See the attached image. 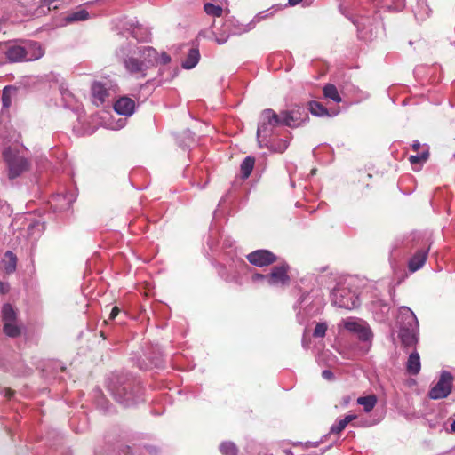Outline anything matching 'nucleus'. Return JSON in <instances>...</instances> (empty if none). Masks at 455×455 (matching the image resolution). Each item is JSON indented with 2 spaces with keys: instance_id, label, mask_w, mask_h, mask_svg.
Masks as SVG:
<instances>
[{
  "instance_id": "f257e3e1",
  "label": "nucleus",
  "mask_w": 455,
  "mask_h": 455,
  "mask_svg": "<svg viewBox=\"0 0 455 455\" xmlns=\"http://www.w3.org/2000/svg\"><path fill=\"white\" fill-rule=\"evenodd\" d=\"M158 61V53L151 46H141L134 52L133 55L124 59L125 69L136 77H145L146 71L156 66Z\"/></svg>"
},
{
  "instance_id": "f03ea898",
  "label": "nucleus",
  "mask_w": 455,
  "mask_h": 455,
  "mask_svg": "<svg viewBox=\"0 0 455 455\" xmlns=\"http://www.w3.org/2000/svg\"><path fill=\"white\" fill-rule=\"evenodd\" d=\"M44 53L41 44L34 41L10 43L5 50V57L11 62L37 60Z\"/></svg>"
},
{
  "instance_id": "7ed1b4c3",
  "label": "nucleus",
  "mask_w": 455,
  "mask_h": 455,
  "mask_svg": "<svg viewBox=\"0 0 455 455\" xmlns=\"http://www.w3.org/2000/svg\"><path fill=\"white\" fill-rule=\"evenodd\" d=\"M4 160L7 165V174L10 180H14L29 171L31 163L20 149L7 148L3 152Z\"/></svg>"
},
{
  "instance_id": "20e7f679",
  "label": "nucleus",
  "mask_w": 455,
  "mask_h": 455,
  "mask_svg": "<svg viewBox=\"0 0 455 455\" xmlns=\"http://www.w3.org/2000/svg\"><path fill=\"white\" fill-rule=\"evenodd\" d=\"M279 125H282L280 114H276L271 108L262 111L257 130L258 142L260 148L267 146V137H269L274 129Z\"/></svg>"
},
{
  "instance_id": "39448f33",
  "label": "nucleus",
  "mask_w": 455,
  "mask_h": 455,
  "mask_svg": "<svg viewBox=\"0 0 455 455\" xmlns=\"http://www.w3.org/2000/svg\"><path fill=\"white\" fill-rule=\"evenodd\" d=\"M331 297L332 304L340 308L352 310L360 305L358 297L345 287L334 289Z\"/></svg>"
},
{
  "instance_id": "423d86ee",
  "label": "nucleus",
  "mask_w": 455,
  "mask_h": 455,
  "mask_svg": "<svg viewBox=\"0 0 455 455\" xmlns=\"http://www.w3.org/2000/svg\"><path fill=\"white\" fill-rule=\"evenodd\" d=\"M2 320L4 322V332L8 337L16 338L20 334L21 328L17 323V314L11 304L3 306Z\"/></svg>"
},
{
  "instance_id": "0eeeda50",
  "label": "nucleus",
  "mask_w": 455,
  "mask_h": 455,
  "mask_svg": "<svg viewBox=\"0 0 455 455\" xmlns=\"http://www.w3.org/2000/svg\"><path fill=\"white\" fill-rule=\"evenodd\" d=\"M453 376L449 371H443L437 383L430 389L429 397L434 400L446 398L451 392Z\"/></svg>"
},
{
  "instance_id": "6e6552de",
  "label": "nucleus",
  "mask_w": 455,
  "mask_h": 455,
  "mask_svg": "<svg viewBox=\"0 0 455 455\" xmlns=\"http://www.w3.org/2000/svg\"><path fill=\"white\" fill-rule=\"evenodd\" d=\"M342 324L347 331L357 334L360 340L371 342L373 334L366 323L355 318H347L342 320Z\"/></svg>"
},
{
  "instance_id": "1a4fd4ad",
  "label": "nucleus",
  "mask_w": 455,
  "mask_h": 455,
  "mask_svg": "<svg viewBox=\"0 0 455 455\" xmlns=\"http://www.w3.org/2000/svg\"><path fill=\"white\" fill-rule=\"evenodd\" d=\"M91 89L93 103L97 106L102 105L111 95V92H116V85H113L110 81H96L92 84Z\"/></svg>"
},
{
  "instance_id": "9d476101",
  "label": "nucleus",
  "mask_w": 455,
  "mask_h": 455,
  "mask_svg": "<svg viewBox=\"0 0 455 455\" xmlns=\"http://www.w3.org/2000/svg\"><path fill=\"white\" fill-rule=\"evenodd\" d=\"M108 389L114 398L124 406L129 407L138 403L139 399L132 391H128L127 387L108 385Z\"/></svg>"
},
{
  "instance_id": "9b49d317",
  "label": "nucleus",
  "mask_w": 455,
  "mask_h": 455,
  "mask_svg": "<svg viewBox=\"0 0 455 455\" xmlns=\"http://www.w3.org/2000/svg\"><path fill=\"white\" fill-rule=\"evenodd\" d=\"M280 115L282 125H286L291 128L299 126L308 118L307 113L301 112L300 108L291 109L290 111H283Z\"/></svg>"
},
{
  "instance_id": "f8f14e48",
  "label": "nucleus",
  "mask_w": 455,
  "mask_h": 455,
  "mask_svg": "<svg viewBox=\"0 0 455 455\" xmlns=\"http://www.w3.org/2000/svg\"><path fill=\"white\" fill-rule=\"evenodd\" d=\"M289 266L282 264L273 267L267 277V285H285L289 283L290 277L287 274Z\"/></svg>"
},
{
  "instance_id": "ddd939ff",
  "label": "nucleus",
  "mask_w": 455,
  "mask_h": 455,
  "mask_svg": "<svg viewBox=\"0 0 455 455\" xmlns=\"http://www.w3.org/2000/svg\"><path fill=\"white\" fill-rule=\"evenodd\" d=\"M247 259L251 264L262 267L274 263L276 257L267 250H257L248 254Z\"/></svg>"
},
{
  "instance_id": "4468645a",
  "label": "nucleus",
  "mask_w": 455,
  "mask_h": 455,
  "mask_svg": "<svg viewBox=\"0 0 455 455\" xmlns=\"http://www.w3.org/2000/svg\"><path fill=\"white\" fill-rule=\"evenodd\" d=\"M397 323L400 330L403 327H419L418 319L413 311L408 307H401L397 315Z\"/></svg>"
},
{
  "instance_id": "2eb2a0df",
  "label": "nucleus",
  "mask_w": 455,
  "mask_h": 455,
  "mask_svg": "<svg viewBox=\"0 0 455 455\" xmlns=\"http://www.w3.org/2000/svg\"><path fill=\"white\" fill-rule=\"evenodd\" d=\"M114 109L118 115L131 116L135 111V102L131 98L123 96L115 102Z\"/></svg>"
},
{
  "instance_id": "dca6fc26",
  "label": "nucleus",
  "mask_w": 455,
  "mask_h": 455,
  "mask_svg": "<svg viewBox=\"0 0 455 455\" xmlns=\"http://www.w3.org/2000/svg\"><path fill=\"white\" fill-rule=\"evenodd\" d=\"M419 327H403L399 331V337L404 347H412L417 344Z\"/></svg>"
},
{
  "instance_id": "f3484780",
  "label": "nucleus",
  "mask_w": 455,
  "mask_h": 455,
  "mask_svg": "<svg viewBox=\"0 0 455 455\" xmlns=\"http://www.w3.org/2000/svg\"><path fill=\"white\" fill-rule=\"evenodd\" d=\"M427 251H423V250H420L419 251H417L410 259L409 261V264H408V267H409V270L411 272H416L417 270L420 269L426 260H427Z\"/></svg>"
},
{
  "instance_id": "a211bd4d",
  "label": "nucleus",
  "mask_w": 455,
  "mask_h": 455,
  "mask_svg": "<svg viewBox=\"0 0 455 455\" xmlns=\"http://www.w3.org/2000/svg\"><path fill=\"white\" fill-rule=\"evenodd\" d=\"M421 369L420 357L417 351L411 352L406 363V370L411 375H417Z\"/></svg>"
},
{
  "instance_id": "6ab92c4d",
  "label": "nucleus",
  "mask_w": 455,
  "mask_h": 455,
  "mask_svg": "<svg viewBox=\"0 0 455 455\" xmlns=\"http://www.w3.org/2000/svg\"><path fill=\"white\" fill-rule=\"evenodd\" d=\"M2 263L3 267L6 273H12L16 269L17 257L12 251H8L4 253Z\"/></svg>"
},
{
  "instance_id": "aec40b11",
  "label": "nucleus",
  "mask_w": 455,
  "mask_h": 455,
  "mask_svg": "<svg viewBox=\"0 0 455 455\" xmlns=\"http://www.w3.org/2000/svg\"><path fill=\"white\" fill-rule=\"evenodd\" d=\"M357 418L355 414H347L344 419H339L337 423L333 424L331 427L330 433L331 434H339L341 433L351 421L355 420Z\"/></svg>"
},
{
  "instance_id": "412c9836",
  "label": "nucleus",
  "mask_w": 455,
  "mask_h": 455,
  "mask_svg": "<svg viewBox=\"0 0 455 455\" xmlns=\"http://www.w3.org/2000/svg\"><path fill=\"white\" fill-rule=\"evenodd\" d=\"M356 402L359 405H362L363 407V411L365 412L369 413L376 406L378 400L376 395H370L367 396L358 397Z\"/></svg>"
},
{
  "instance_id": "4be33fe9",
  "label": "nucleus",
  "mask_w": 455,
  "mask_h": 455,
  "mask_svg": "<svg viewBox=\"0 0 455 455\" xmlns=\"http://www.w3.org/2000/svg\"><path fill=\"white\" fill-rule=\"evenodd\" d=\"M200 59V53L198 49L192 48L189 50L188 57L182 62V67L186 69L193 68L196 66Z\"/></svg>"
},
{
  "instance_id": "5701e85b",
  "label": "nucleus",
  "mask_w": 455,
  "mask_h": 455,
  "mask_svg": "<svg viewBox=\"0 0 455 455\" xmlns=\"http://www.w3.org/2000/svg\"><path fill=\"white\" fill-rule=\"evenodd\" d=\"M323 92L325 98L332 100L336 103H339L342 100L338 89L332 84H327L324 85Z\"/></svg>"
},
{
  "instance_id": "b1692460",
  "label": "nucleus",
  "mask_w": 455,
  "mask_h": 455,
  "mask_svg": "<svg viewBox=\"0 0 455 455\" xmlns=\"http://www.w3.org/2000/svg\"><path fill=\"white\" fill-rule=\"evenodd\" d=\"M255 164V159L252 156H247L242 162L240 169L243 179H247L251 173Z\"/></svg>"
},
{
  "instance_id": "393cba45",
  "label": "nucleus",
  "mask_w": 455,
  "mask_h": 455,
  "mask_svg": "<svg viewBox=\"0 0 455 455\" xmlns=\"http://www.w3.org/2000/svg\"><path fill=\"white\" fill-rule=\"evenodd\" d=\"M309 110L311 114L315 116H330L327 108L317 101H312L309 103Z\"/></svg>"
},
{
  "instance_id": "a878e982",
  "label": "nucleus",
  "mask_w": 455,
  "mask_h": 455,
  "mask_svg": "<svg viewBox=\"0 0 455 455\" xmlns=\"http://www.w3.org/2000/svg\"><path fill=\"white\" fill-rule=\"evenodd\" d=\"M429 157V150L428 148L424 149L421 153L417 155H411L409 157V161L411 165L415 166L416 164H422L427 161Z\"/></svg>"
},
{
  "instance_id": "bb28decb",
  "label": "nucleus",
  "mask_w": 455,
  "mask_h": 455,
  "mask_svg": "<svg viewBox=\"0 0 455 455\" xmlns=\"http://www.w3.org/2000/svg\"><path fill=\"white\" fill-rule=\"evenodd\" d=\"M89 18V13L86 10L82 9L76 12H74L66 17L67 22H74L80 20H86Z\"/></svg>"
},
{
  "instance_id": "cd10ccee",
  "label": "nucleus",
  "mask_w": 455,
  "mask_h": 455,
  "mask_svg": "<svg viewBox=\"0 0 455 455\" xmlns=\"http://www.w3.org/2000/svg\"><path fill=\"white\" fill-rule=\"evenodd\" d=\"M220 450L223 455H236L237 447L234 443L224 442L220 444Z\"/></svg>"
},
{
  "instance_id": "c85d7f7f",
  "label": "nucleus",
  "mask_w": 455,
  "mask_h": 455,
  "mask_svg": "<svg viewBox=\"0 0 455 455\" xmlns=\"http://www.w3.org/2000/svg\"><path fill=\"white\" fill-rule=\"evenodd\" d=\"M204 9L208 15H212L213 17H220L223 12L220 6L215 5L212 3H206L204 6Z\"/></svg>"
},
{
  "instance_id": "c756f323",
  "label": "nucleus",
  "mask_w": 455,
  "mask_h": 455,
  "mask_svg": "<svg viewBox=\"0 0 455 455\" xmlns=\"http://www.w3.org/2000/svg\"><path fill=\"white\" fill-rule=\"evenodd\" d=\"M132 36L137 40L147 41L149 38L150 32L147 28L138 27L133 29Z\"/></svg>"
},
{
  "instance_id": "7c9ffc66",
  "label": "nucleus",
  "mask_w": 455,
  "mask_h": 455,
  "mask_svg": "<svg viewBox=\"0 0 455 455\" xmlns=\"http://www.w3.org/2000/svg\"><path fill=\"white\" fill-rule=\"evenodd\" d=\"M289 142L286 140H279L276 143H272L270 145L267 144V148H269L272 151L277 153H283L288 148Z\"/></svg>"
},
{
  "instance_id": "2f4dec72",
  "label": "nucleus",
  "mask_w": 455,
  "mask_h": 455,
  "mask_svg": "<svg viewBox=\"0 0 455 455\" xmlns=\"http://www.w3.org/2000/svg\"><path fill=\"white\" fill-rule=\"evenodd\" d=\"M14 90L15 88H13L12 86H5L4 88L2 94V103L4 108H8L11 106L12 100L10 92Z\"/></svg>"
},
{
  "instance_id": "473e14b6",
  "label": "nucleus",
  "mask_w": 455,
  "mask_h": 455,
  "mask_svg": "<svg viewBox=\"0 0 455 455\" xmlns=\"http://www.w3.org/2000/svg\"><path fill=\"white\" fill-rule=\"evenodd\" d=\"M327 328L328 327L325 323H317L314 330V333H313L314 337H316V338L324 337L326 334Z\"/></svg>"
},
{
  "instance_id": "72a5a7b5",
  "label": "nucleus",
  "mask_w": 455,
  "mask_h": 455,
  "mask_svg": "<svg viewBox=\"0 0 455 455\" xmlns=\"http://www.w3.org/2000/svg\"><path fill=\"white\" fill-rule=\"evenodd\" d=\"M44 5H46L49 10H56L59 8V0H42Z\"/></svg>"
},
{
  "instance_id": "f704fd0d",
  "label": "nucleus",
  "mask_w": 455,
  "mask_h": 455,
  "mask_svg": "<svg viewBox=\"0 0 455 455\" xmlns=\"http://www.w3.org/2000/svg\"><path fill=\"white\" fill-rule=\"evenodd\" d=\"M267 277L268 275L255 274L252 275L251 279L254 283L263 282L267 284Z\"/></svg>"
},
{
  "instance_id": "c9c22d12",
  "label": "nucleus",
  "mask_w": 455,
  "mask_h": 455,
  "mask_svg": "<svg viewBox=\"0 0 455 455\" xmlns=\"http://www.w3.org/2000/svg\"><path fill=\"white\" fill-rule=\"evenodd\" d=\"M171 61V57L164 52H163L160 56L158 55V61H157V64L158 63H161V64H167Z\"/></svg>"
},
{
  "instance_id": "e433bc0d",
  "label": "nucleus",
  "mask_w": 455,
  "mask_h": 455,
  "mask_svg": "<svg viewBox=\"0 0 455 455\" xmlns=\"http://www.w3.org/2000/svg\"><path fill=\"white\" fill-rule=\"evenodd\" d=\"M322 376H323V379H325L327 380H331L334 378L333 373L331 371H329V370L323 371Z\"/></svg>"
},
{
  "instance_id": "4c0bfd02",
  "label": "nucleus",
  "mask_w": 455,
  "mask_h": 455,
  "mask_svg": "<svg viewBox=\"0 0 455 455\" xmlns=\"http://www.w3.org/2000/svg\"><path fill=\"white\" fill-rule=\"evenodd\" d=\"M125 124V120L124 119H119L116 123V124L115 125H111L110 128L113 129V130H119L121 128H123Z\"/></svg>"
},
{
  "instance_id": "58836bf2",
  "label": "nucleus",
  "mask_w": 455,
  "mask_h": 455,
  "mask_svg": "<svg viewBox=\"0 0 455 455\" xmlns=\"http://www.w3.org/2000/svg\"><path fill=\"white\" fill-rule=\"evenodd\" d=\"M9 290V286L7 283H4L3 282H0V292L1 293H6Z\"/></svg>"
},
{
  "instance_id": "ea45409f",
  "label": "nucleus",
  "mask_w": 455,
  "mask_h": 455,
  "mask_svg": "<svg viewBox=\"0 0 455 455\" xmlns=\"http://www.w3.org/2000/svg\"><path fill=\"white\" fill-rule=\"evenodd\" d=\"M119 313V308L117 307H114L111 310L109 319H114Z\"/></svg>"
},
{
  "instance_id": "a19ab883",
  "label": "nucleus",
  "mask_w": 455,
  "mask_h": 455,
  "mask_svg": "<svg viewBox=\"0 0 455 455\" xmlns=\"http://www.w3.org/2000/svg\"><path fill=\"white\" fill-rule=\"evenodd\" d=\"M411 148L414 151H418L420 148V143L419 140H414L412 145H411Z\"/></svg>"
},
{
  "instance_id": "79ce46f5",
  "label": "nucleus",
  "mask_w": 455,
  "mask_h": 455,
  "mask_svg": "<svg viewBox=\"0 0 455 455\" xmlns=\"http://www.w3.org/2000/svg\"><path fill=\"white\" fill-rule=\"evenodd\" d=\"M302 0H288L290 5L294 6L298 4H299Z\"/></svg>"
},
{
  "instance_id": "37998d69",
  "label": "nucleus",
  "mask_w": 455,
  "mask_h": 455,
  "mask_svg": "<svg viewBox=\"0 0 455 455\" xmlns=\"http://www.w3.org/2000/svg\"><path fill=\"white\" fill-rule=\"evenodd\" d=\"M350 400H351V399H350V397H349V396H346V397H344V398H343V403H344V405H347V404L349 403Z\"/></svg>"
},
{
  "instance_id": "c03bdc74",
  "label": "nucleus",
  "mask_w": 455,
  "mask_h": 455,
  "mask_svg": "<svg viewBox=\"0 0 455 455\" xmlns=\"http://www.w3.org/2000/svg\"><path fill=\"white\" fill-rule=\"evenodd\" d=\"M451 431L455 432V420L451 425Z\"/></svg>"
},
{
  "instance_id": "a18cd8bd",
  "label": "nucleus",
  "mask_w": 455,
  "mask_h": 455,
  "mask_svg": "<svg viewBox=\"0 0 455 455\" xmlns=\"http://www.w3.org/2000/svg\"><path fill=\"white\" fill-rule=\"evenodd\" d=\"M216 41H217V43H218L219 44H224V43H225V40H221V39H217Z\"/></svg>"
},
{
  "instance_id": "49530a36",
  "label": "nucleus",
  "mask_w": 455,
  "mask_h": 455,
  "mask_svg": "<svg viewBox=\"0 0 455 455\" xmlns=\"http://www.w3.org/2000/svg\"><path fill=\"white\" fill-rule=\"evenodd\" d=\"M36 226H38V224H31V225L29 226V228H31V229H32V228H34Z\"/></svg>"
},
{
  "instance_id": "de8ad7c7",
  "label": "nucleus",
  "mask_w": 455,
  "mask_h": 455,
  "mask_svg": "<svg viewBox=\"0 0 455 455\" xmlns=\"http://www.w3.org/2000/svg\"><path fill=\"white\" fill-rule=\"evenodd\" d=\"M12 391H8V394L6 395L11 396Z\"/></svg>"
}]
</instances>
